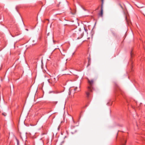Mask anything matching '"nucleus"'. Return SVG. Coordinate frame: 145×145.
<instances>
[{"label": "nucleus", "mask_w": 145, "mask_h": 145, "mask_svg": "<svg viewBox=\"0 0 145 145\" xmlns=\"http://www.w3.org/2000/svg\"><path fill=\"white\" fill-rule=\"evenodd\" d=\"M2 115L5 116H6L7 114L6 113L4 112L2 113Z\"/></svg>", "instance_id": "nucleus-6"}, {"label": "nucleus", "mask_w": 145, "mask_h": 145, "mask_svg": "<svg viewBox=\"0 0 145 145\" xmlns=\"http://www.w3.org/2000/svg\"><path fill=\"white\" fill-rule=\"evenodd\" d=\"M84 30H85V31L86 32H87V29H85V28H84Z\"/></svg>", "instance_id": "nucleus-9"}, {"label": "nucleus", "mask_w": 145, "mask_h": 145, "mask_svg": "<svg viewBox=\"0 0 145 145\" xmlns=\"http://www.w3.org/2000/svg\"><path fill=\"white\" fill-rule=\"evenodd\" d=\"M124 143H126V141L125 140H124Z\"/></svg>", "instance_id": "nucleus-10"}, {"label": "nucleus", "mask_w": 145, "mask_h": 145, "mask_svg": "<svg viewBox=\"0 0 145 145\" xmlns=\"http://www.w3.org/2000/svg\"><path fill=\"white\" fill-rule=\"evenodd\" d=\"M102 2V4L101 7V10L99 14V16L102 17L103 16V0H101Z\"/></svg>", "instance_id": "nucleus-4"}, {"label": "nucleus", "mask_w": 145, "mask_h": 145, "mask_svg": "<svg viewBox=\"0 0 145 145\" xmlns=\"http://www.w3.org/2000/svg\"><path fill=\"white\" fill-rule=\"evenodd\" d=\"M50 77L48 79H47V80L48 83L51 85H54L56 82L55 78L53 76H49Z\"/></svg>", "instance_id": "nucleus-2"}, {"label": "nucleus", "mask_w": 145, "mask_h": 145, "mask_svg": "<svg viewBox=\"0 0 145 145\" xmlns=\"http://www.w3.org/2000/svg\"><path fill=\"white\" fill-rule=\"evenodd\" d=\"M71 91H72V90H69V95H70L71 94Z\"/></svg>", "instance_id": "nucleus-7"}, {"label": "nucleus", "mask_w": 145, "mask_h": 145, "mask_svg": "<svg viewBox=\"0 0 145 145\" xmlns=\"http://www.w3.org/2000/svg\"><path fill=\"white\" fill-rule=\"evenodd\" d=\"M121 145H125V144H124V142H121Z\"/></svg>", "instance_id": "nucleus-8"}, {"label": "nucleus", "mask_w": 145, "mask_h": 145, "mask_svg": "<svg viewBox=\"0 0 145 145\" xmlns=\"http://www.w3.org/2000/svg\"><path fill=\"white\" fill-rule=\"evenodd\" d=\"M74 90L76 92L80 91V86H79L78 88L77 87H75V88L74 89Z\"/></svg>", "instance_id": "nucleus-5"}, {"label": "nucleus", "mask_w": 145, "mask_h": 145, "mask_svg": "<svg viewBox=\"0 0 145 145\" xmlns=\"http://www.w3.org/2000/svg\"><path fill=\"white\" fill-rule=\"evenodd\" d=\"M76 37L78 39L81 38L83 36V35L80 32H76Z\"/></svg>", "instance_id": "nucleus-3"}, {"label": "nucleus", "mask_w": 145, "mask_h": 145, "mask_svg": "<svg viewBox=\"0 0 145 145\" xmlns=\"http://www.w3.org/2000/svg\"><path fill=\"white\" fill-rule=\"evenodd\" d=\"M54 103H55L56 104H57V102H54Z\"/></svg>", "instance_id": "nucleus-11"}, {"label": "nucleus", "mask_w": 145, "mask_h": 145, "mask_svg": "<svg viewBox=\"0 0 145 145\" xmlns=\"http://www.w3.org/2000/svg\"><path fill=\"white\" fill-rule=\"evenodd\" d=\"M88 82L89 86L87 87V90L86 91V93L87 97L88 98L90 95L89 92H92L93 89V86L94 81L93 79L91 80L88 79Z\"/></svg>", "instance_id": "nucleus-1"}]
</instances>
